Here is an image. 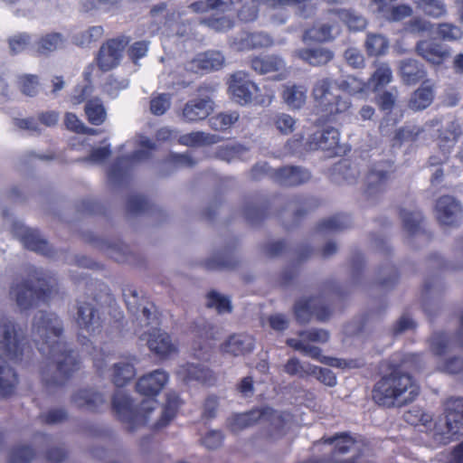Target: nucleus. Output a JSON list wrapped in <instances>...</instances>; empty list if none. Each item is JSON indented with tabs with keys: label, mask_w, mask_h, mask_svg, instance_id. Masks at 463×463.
Instances as JSON below:
<instances>
[{
	"label": "nucleus",
	"mask_w": 463,
	"mask_h": 463,
	"mask_svg": "<svg viewBox=\"0 0 463 463\" xmlns=\"http://www.w3.org/2000/svg\"><path fill=\"white\" fill-rule=\"evenodd\" d=\"M62 323L54 313L39 311L33 321L32 337L40 353L50 361L41 369L46 384H61L78 369L77 354L62 341Z\"/></svg>",
	"instance_id": "nucleus-1"
},
{
	"label": "nucleus",
	"mask_w": 463,
	"mask_h": 463,
	"mask_svg": "<svg viewBox=\"0 0 463 463\" xmlns=\"http://www.w3.org/2000/svg\"><path fill=\"white\" fill-rule=\"evenodd\" d=\"M169 376L164 370H155L141 378L137 383V391L147 396L137 408L131 399L122 391H118L113 397V409L119 420L127 424L130 430L149 423L155 411L159 408L157 401L154 398L167 383Z\"/></svg>",
	"instance_id": "nucleus-2"
},
{
	"label": "nucleus",
	"mask_w": 463,
	"mask_h": 463,
	"mask_svg": "<svg viewBox=\"0 0 463 463\" xmlns=\"http://www.w3.org/2000/svg\"><path fill=\"white\" fill-rule=\"evenodd\" d=\"M126 304L130 313L136 317L137 326L135 333L141 341H146L151 352L160 357H167L177 352L170 335L158 329L159 318L153 304L142 306L138 303L139 297L136 290L128 289L124 293Z\"/></svg>",
	"instance_id": "nucleus-3"
},
{
	"label": "nucleus",
	"mask_w": 463,
	"mask_h": 463,
	"mask_svg": "<svg viewBox=\"0 0 463 463\" xmlns=\"http://www.w3.org/2000/svg\"><path fill=\"white\" fill-rule=\"evenodd\" d=\"M402 364L392 363V370L383 374L374 384L373 399L380 406L402 407L412 402L420 393V386L413 377L402 370Z\"/></svg>",
	"instance_id": "nucleus-4"
},
{
	"label": "nucleus",
	"mask_w": 463,
	"mask_h": 463,
	"mask_svg": "<svg viewBox=\"0 0 463 463\" xmlns=\"http://www.w3.org/2000/svg\"><path fill=\"white\" fill-rule=\"evenodd\" d=\"M25 348L23 333H19L14 323L5 317H0V395L14 392L18 383L14 371L6 365L7 360L17 362Z\"/></svg>",
	"instance_id": "nucleus-5"
},
{
	"label": "nucleus",
	"mask_w": 463,
	"mask_h": 463,
	"mask_svg": "<svg viewBox=\"0 0 463 463\" xmlns=\"http://www.w3.org/2000/svg\"><path fill=\"white\" fill-rule=\"evenodd\" d=\"M52 279L46 276L42 269L33 268L27 279L13 283L10 297L22 310L36 306L39 301H46L51 295Z\"/></svg>",
	"instance_id": "nucleus-6"
},
{
	"label": "nucleus",
	"mask_w": 463,
	"mask_h": 463,
	"mask_svg": "<svg viewBox=\"0 0 463 463\" xmlns=\"http://www.w3.org/2000/svg\"><path fill=\"white\" fill-rule=\"evenodd\" d=\"M290 415L273 411L269 407L255 409L245 413L235 414L228 419L229 429L238 432L259 422L265 426L268 435L278 439L286 433Z\"/></svg>",
	"instance_id": "nucleus-7"
},
{
	"label": "nucleus",
	"mask_w": 463,
	"mask_h": 463,
	"mask_svg": "<svg viewBox=\"0 0 463 463\" xmlns=\"http://www.w3.org/2000/svg\"><path fill=\"white\" fill-rule=\"evenodd\" d=\"M431 431L434 439L442 444H447L455 436L463 434V398H453L448 402L446 416L435 422Z\"/></svg>",
	"instance_id": "nucleus-8"
},
{
	"label": "nucleus",
	"mask_w": 463,
	"mask_h": 463,
	"mask_svg": "<svg viewBox=\"0 0 463 463\" xmlns=\"http://www.w3.org/2000/svg\"><path fill=\"white\" fill-rule=\"evenodd\" d=\"M331 81L328 79L318 80L313 89V96L326 116H336L347 113L351 109L349 98L334 95L330 91Z\"/></svg>",
	"instance_id": "nucleus-9"
},
{
	"label": "nucleus",
	"mask_w": 463,
	"mask_h": 463,
	"mask_svg": "<svg viewBox=\"0 0 463 463\" xmlns=\"http://www.w3.org/2000/svg\"><path fill=\"white\" fill-rule=\"evenodd\" d=\"M327 118L317 120L313 132L307 137L306 146L308 150L321 149L337 155L340 150L339 132L330 125Z\"/></svg>",
	"instance_id": "nucleus-10"
},
{
	"label": "nucleus",
	"mask_w": 463,
	"mask_h": 463,
	"mask_svg": "<svg viewBox=\"0 0 463 463\" xmlns=\"http://www.w3.org/2000/svg\"><path fill=\"white\" fill-rule=\"evenodd\" d=\"M452 343L445 333H437L430 339V349L437 357V368L447 373H458L463 371V358L450 357L444 359L442 356L450 350Z\"/></svg>",
	"instance_id": "nucleus-11"
},
{
	"label": "nucleus",
	"mask_w": 463,
	"mask_h": 463,
	"mask_svg": "<svg viewBox=\"0 0 463 463\" xmlns=\"http://www.w3.org/2000/svg\"><path fill=\"white\" fill-rule=\"evenodd\" d=\"M309 0H261L264 6V14L274 24H283L287 22L288 14L286 6L298 5L299 14L308 17L314 13L313 5L307 4Z\"/></svg>",
	"instance_id": "nucleus-12"
},
{
	"label": "nucleus",
	"mask_w": 463,
	"mask_h": 463,
	"mask_svg": "<svg viewBox=\"0 0 463 463\" xmlns=\"http://www.w3.org/2000/svg\"><path fill=\"white\" fill-rule=\"evenodd\" d=\"M13 234L17 237L24 246L33 251L52 257V250L48 242L42 238L39 232L24 225L20 221H14L11 224Z\"/></svg>",
	"instance_id": "nucleus-13"
},
{
	"label": "nucleus",
	"mask_w": 463,
	"mask_h": 463,
	"mask_svg": "<svg viewBox=\"0 0 463 463\" xmlns=\"http://www.w3.org/2000/svg\"><path fill=\"white\" fill-rule=\"evenodd\" d=\"M229 91L234 101L246 105L252 101L254 95L259 91V87L250 79L247 72L239 71L231 75Z\"/></svg>",
	"instance_id": "nucleus-14"
},
{
	"label": "nucleus",
	"mask_w": 463,
	"mask_h": 463,
	"mask_svg": "<svg viewBox=\"0 0 463 463\" xmlns=\"http://www.w3.org/2000/svg\"><path fill=\"white\" fill-rule=\"evenodd\" d=\"M138 143L141 149L137 150L131 158H120L110 167L108 173V177L111 183H118L123 179L127 174V170L124 169L127 165L130 162H139L148 158L151 151L156 149L155 144L146 137L140 136Z\"/></svg>",
	"instance_id": "nucleus-15"
},
{
	"label": "nucleus",
	"mask_w": 463,
	"mask_h": 463,
	"mask_svg": "<svg viewBox=\"0 0 463 463\" xmlns=\"http://www.w3.org/2000/svg\"><path fill=\"white\" fill-rule=\"evenodd\" d=\"M435 214L442 225H458L463 221V207L453 196H441L436 203Z\"/></svg>",
	"instance_id": "nucleus-16"
},
{
	"label": "nucleus",
	"mask_w": 463,
	"mask_h": 463,
	"mask_svg": "<svg viewBox=\"0 0 463 463\" xmlns=\"http://www.w3.org/2000/svg\"><path fill=\"white\" fill-rule=\"evenodd\" d=\"M128 41L126 37L109 40L102 44L99 55L98 64L101 71H108L117 67L122 58L123 52Z\"/></svg>",
	"instance_id": "nucleus-17"
},
{
	"label": "nucleus",
	"mask_w": 463,
	"mask_h": 463,
	"mask_svg": "<svg viewBox=\"0 0 463 463\" xmlns=\"http://www.w3.org/2000/svg\"><path fill=\"white\" fill-rule=\"evenodd\" d=\"M461 134L462 129L457 120H449L442 125V129L439 130L438 137V145L443 157L439 159L437 156H430L429 159L430 166H437L446 160Z\"/></svg>",
	"instance_id": "nucleus-18"
},
{
	"label": "nucleus",
	"mask_w": 463,
	"mask_h": 463,
	"mask_svg": "<svg viewBox=\"0 0 463 463\" xmlns=\"http://www.w3.org/2000/svg\"><path fill=\"white\" fill-rule=\"evenodd\" d=\"M225 64V57L220 51H207L197 54L184 64V69L193 73H208L219 71Z\"/></svg>",
	"instance_id": "nucleus-19"
},
{
	"label": "nucleus",
	"mask_w": 463,
	"mask_h": 463,
	"mask_svg": "<svg viewBox=\"0 0 463 463\" xmlns=\"http://www.w3.org/2000/svg\"><path fill=\"white\" fill-rule=\"evenodd\" d=\"M295 314L300 323H307L312 316L319 320L326 319L330 309L323 298H301L295 305Z\"/></svg>",
	"instance_id": "nucleus-20"
},
{
	"label": "nucleus",
	"mask_w": 463,
	"mask_h": 463,
	"mask_svg": "<svg viewBox=\"0 0 463 463\" xmlns=\"http://www.w3.org/2000/svg\"><path fill=\"white\" fill-rule=\"evenodd\" d=\"M415 52L427 62L435 66L441 65L451 55L449 48L429 40L418 42L415 46Z\"/></svg>",
	"instance_id": "nucleus-21"
},
{
	"label": "nucleus",
	"mask_w": 463,
	"mask_h": 463,
	"mask_svg": "<svg viewBox=\"0 0 463 463\" xmlns=\"http://www.w3.org/2000/svg\"><path fill=\"white\" fill-rule=\"evenodd\" d=\"M392 172V165L389 163H379L374 165L367 173L364 184L365 194L373 196L383 191Z\"/></svg>",
	"instance_id": "nucleus-22"
},
{
	"label": "nucleus",
	"mask_w": 463,
	"mask_h": 463,
	"mask_svg": "<svg viewBox=\"0 0 463 463\" xmlns=\"http://www.w3.org/2000/svg\"><path fill=\"white\" fill-rule=\"evenodd\" d=\"M75 320L79 328L89 334H95L101 326L99 310L91 302H79Z\"/></svg>",
	"instance_id": "nucleus-23"
},
{
	"label": "nucleus",
	"mask_w": 463,
	"mask_h": 463,
	"mask_svg": "<svg viewBox=\"0 0 463 463\" xmlns=\"http://www.w3.org/2000/svg\"><path fill=\"white\" fill-rule=\"evenodd\" d=\"M177 375L184 382L189 383L197 382L202 384L212 385L216 381L214 373L201 364H185L179 367Z\"/></svg>",
	"instance_id": "nucleus-24"
},
{
	"label": "nucleus",
	"mask_w": 463,
	"mask_h": 463,
	"mask_svg": "<svg viewBox=\"0 0 463 463\" xmlns=\"http://www.w3.org/2000/svg\"><path fill=\"white\" fill-rule=\"evenodd\" d=\"M250 64L252 70L260 75L277 72L279 73V76L276 77L277 80H283L286 77V61L279 55L270 54L254 57Z\"/></svg>",
	"instance_id": "nucleus-25"
},
{
	"label": "nucleus",
	"mask_w": 463,
	"mask_h": 463,
	"mask_svg": "<svg viewBox=\"0 0 463 463\" xmlns=\"http://www.w3.org/2000/svg\"><path fill=\"white\" fill-rule=\"evenodd\" d=\"M341 33V27L336 22H318L313 27L305 31L303 41L327 43L335 40Z\"/></svg>",
	"instance_id": "nucleus-26"
},
{
	"label": "nucleus",
	"mask_w": 463,
	"mask_h": 463,
	"mask_svg": "<svg viewBox=\"0 0 463 463\" xmlns=\"http://www.w3.org/2000/svg\"><path fill=\"white\" fill-rule=\"evenodd\" d=\"M310 173L300 166H284L276 170L274 179L281 185H298L310 179Z\"/></svg>",
	"instance_id": "nucleus-27"
},
{
	"label": "nucleus",
	"mask_w": 463,
	"mask_h": 463,
	"mask_svg": "<svg viewBox=\"0 0 463 463\" xmlns=\"http://www.w3.org/2000/svg\"><path fill=\"white\" fill-rule=\"evenodd\" d=\"M253 348L254 339L251 335L246 334L232 335L222 345L223 353L233 356L249 354Z\"/></svg>",
	"instance_id": "nucleus-28"
},
{
	"label": "nucleus",
	"mask_w": 463,
	"mask_h": 463,
	"mask_svg": "<svg viewBox=\"0 0 463 463\" xmlns=\"http://www.w3.org/2000/svg\"><path fill=\"white\" fill-rule=\"evenodd\" d=\"M295 55L311 66L326 65L334 58L333 52L324 47L299 49Z\"/></svg>",
	"instance_id": "nucleus-29"
},
{
	"label": "nucleus",
	"mask_w": 463,
	"mask_h": 463,
	"mask_svg": "<svg viewBox=\"0 0 463 463\" xmlns=\"http://www.w3.org/2000/svg\"><path fill=\"white\" fill-rule=\"evenodd\" d=\"M400 75L408 85L415 84L426 76L424 66L414 59H405L400 61Z\"/></svg>",
	"instance_id": "nucleus-30"
},
{
	"label": "nucleus",
	"mask_w": 463,
	"mask_h": 463,
	"mask_svg": "<svg viewBox=\"0 0 463 463\" xmlns=\"http://www.w3.org/2000/svg\"><path fill=\"white\" fill-rule=\"evenodd\" d=\"M302 353L305 355H307L313 359L319 361L322 364L334 366V367H360L363 363L360 361H346L341 360L335 357L324 356L321 354V349L317 346H314L309 345L308 343H305Z\"/></svg>",
	"instance_id": "nucleus-31"
},
{
	"label": "nucleus",
	"mask_w": 463,
	"mask_h": 463,
	"mask_svg": "<svg viewBox=\"0 0 463 463\" xmlns=\"http://www.w3.org/2000/svg\"><path fill=\"white\" fill-rule=\"evenodd\" d=\"M375 70L367 81L368 88L376 91L384 88L392 80V71L390 65L384 61L375 62Z\"/></svg>",
	"instance_id": "nucleus-32"
},
{
	"label": "nucleus",
	"mask_w": 463,
	"mask_h": 463,
	"mask_svg": "<svg viewBox=\"0 0 463 463\" xmlns=\"http://www.w3.org/2000/svg\"><path fill=\"white\" fill-rule=\"evenodd\" d=\"M433 98L432 87L424 82L412 93L408 106L412 111L418 112L428 108L431 104Z\"/></svg>",
	"instance_id": "nucleus-33"
},
{
	"label": "nucleus",
	"mask_w": 463,
	"mask_h": 463,
	"mask_svg": "<svg viewBox=\"0 0 463 463\" xmlns=\"http://www.w3.org/2000/svg\"><path fill=\"white\" fill-rule=\"evenodd\" d=\"M282 98L291 109H298L307 100V89L302 86L287 85L284 88Z\"/></svg>",
	"instance_id": "nucleus-34"
},
{
	"label": "nucleus",
	"mask_w": 463,
	"mask_h": 463,
	"mask_svg": "<svg viewBox=\"0 0 463 463\" xmlns=\"http://www.w3.org/2000/svg\"><path fill=\"white\" fill-rule=\"evenodd\" d=\"M214 102L210 98L194 99L185 104L183 116H210L214 113Z\"/></svg>",
	"instance_id": "nucleus-35"
},
{
	"label": "nucleus",
	"mask_w": 463,
	"mask_h": 463,
	"mask_svg": "<svg viewBox=\"0 0 463 463\" xmlns=\"http://www.w3.org/2000/svg\"><path fill=\"white\" fill-rule=\"evenodd\" d=\"M72 402L80 408L93 411L105 402V398L91 390H80L73 395Z\"/></svg>",
	"instance_id": "nucleus-36"
},
{
	"label": "nucleus",
	"mask_w": 463,
	"mask_h": 463,
	"mask_svg": "<svg viewBox=\"0 0 463 463\" xmlns=\"http://www.w3.org/2000/svg\"><path fill=\"white\" fill-rule=\"evenodd\" d=\"M65 37L60 33H51L42 36L36 44V52L39 54H49L64 47Z\"/></svg>",
	"instance_id": "nucleus-37"
},
{
	"label": "nucleus",
	"mask_w": 463,
	"mask_h": 463,
	"mask_svg": "<svg viewBox=\"0 0 463 463\" xmlns=\"http://www.w3.org/2000/svg\"><path fill=\"white\" fill-rule=\"evenodd\" d=\"M388 39L381 33H368L364 42V47L369 56H382L389 50Z\"/></svg>",
	"instance_id": "nucleus-38"
},
{
	"label": "nucleus",
	"mask_w": 463,
	"mask_h": 463,
	"mask_svg": "<svg viewBox=\"0 0 463 463\" xmlns=\"http://www.w3.org/2000/svg\"><path fill=\"white\" fill-rule=\"evenodd\" d=\"M179 406L180 401L178 396L175 393L167 394L166 403L160 411V418L153 421L151 426L156 429L165 426L175 417Z\"/></svg>",
	"instance_id": "nucleus-39"
},
{
	"label": "nucleus",
	"mask_w": 463,
	"mask_h": 463,
	"mask_svg": "<svg viewBox=\"0 0 463 463\" xmlns=\"http://www.w3.org/2000/svg\"><path fill=\"white\" fill-rule=\"evenodd\" d=\"M331 13L336 14L339 19L346 24L351 31H362L366 27V19L351 9L332 10Z\"/></svg>",
	"instance_id": "nucleus-40"
},
{
	"label": "nucleus",
	"mask_w": 463,
	"mask_h": 463,
	"mask_svg": "<svg viewBox=\"0 0 463 463\" xmlns=\"http://www.w3.org/2000/svg\"><path fill=\"white\" fill-rule=\"evenodd\" d=\"M57 118H14V125L21 129L27 130L31 133L40 132L41 126H54Z\"/></svg>",
	"instance_id": "nucleus-41"
},
{
	"label": "nucleus",
	"mask_w": 463,
	"mask_h": 463,
	"mask_svg": "<svg viewBox=\"0 0 463 463\" xmlns=\"http://www.w3.org/2000/svg\"><path fill=\"white\" fill-rule=\"evenodd\" d=\"M136 374L134 365L130 362H119L113 365L112 381L120 387L131 381Z\"/></svg>",
	"instance_id": "nucleus-42"
},
{
	"label": "nucleus",
	"mask_w": 463,
	"mask_h": 463,
	"mask_svg": "<svg viewBox=\"0 0 463 463\" xmlns=\"http://www.w3.org/2000/svg\"><path fill=\"white\" fill-rule=\"evenodd\" d=\"M232 0H205L193 3L189 8L194 13H204L210 10L224 13L232 9Z\"/></svg>",
	"instance_id": "nucleus-43"
},
{
	"label": "nucleus",
	"mask_w": 463,
	"mask_h": 463,
	"mask_svg": "<svg viewBox=\"0 0 463 463\" xmlns=\"http://www.w3.org/2000/svg\"><path fill=\"white\" fill-rule=\"evenodd\" d=\"M416 7L432 18H440L447 14V6L442 0H417Z\"/></svg>",
	"instance_id": "nucleus-44"
},
{
	"label": "nucleus",
	"mask_w": 463,
	"mask_h": 463,
	"mask_svg": "<svg viewBox=\"0 0 463 463\" xmlns=\"http://www.w3.org/2000/svg\"><path fill=\"white\" fill-rule=\"evenodd\" d=\"M16 85L19 90L25 96L34 97L40 90V81L37 75L22 74L17 77Z\"/></svg>",
	"instance_id": "nucleus-45"
},
{
	"label": "nucleus",
	"mask_w": 463,
	"mask_h": 463,
	"mask_svg": "<svg viewBox=\"0 0 463 463\" xmlns=\"http://www.w3.org/2000/svg\"><path fill=\"white\" fill-rule=\"evenodd\" d=\"M325 442L329 444L335 443L334 458H335V454H345L351 451L357 444L355 439L346 433L336 434L325 439Z\"/></svg>",
	"instance_id": "nucleus-46"
},
{
	"label": "nucleus",
	"mask_w": 463,
	"mask_h": 463,
	"mask_svg": "<svg viewBox=\"0 0 463 463\" xmlns=\"http://www.w3.org/2000/svg\"><path fill=\"white\" fill-rule=\"evenodd\" d=\"M103 28L101 26H91L89 29L76 33L73 36V43L80 47H87L92 42H96L103 35Z\"/></svg>",
	"instance_id": "nucleus-47"
},
{
	"label": "nucleus",
	"mask_w": 463,
	"mask_h": 463,
	"mask_svg": "<svg viewBox=\"0 0 463 463\" xmlns=\"http://www.w3.org/2000/svg\"><path fill=\"white\" fill-rule=\"evenodd\" d=\"M317 366L310 364H302L298 358H290L285 364V372L290 375L304 377L310 373H317Z\"/></svg>",
	"instance_id": "nucleus-48"
},
{
	"label": "nucleus",
	"mask_w": 463,
	"mask_h": 463,
	"mask_svg": "<svg viewBox=\"0 0 463 463\" xmlns=\"http://www.w3.org/2000/svg\"><path fill=\"white\" fill-rule=\"evenodd\" d=\"M348 226L347 217L344 215H336L323 220L318 224V231L321 233H332L342 231Z\"/></svg>",
	"instance_id": "nucleus-49"
},
{
	"label": "nucleus",
	"mask_w": 463,
	"mask_h": 463,
	"mask_svg": "<svg viewBox=\"0 0 463 463\" xmlns=\"http://www.w3.org/2000/svg\"><path fill=\"white\" fill-rule=\"evenodd\" d=\"M401 218L402 220L404 229L414 234L417 232L420 223L422 221V214L420 212L416 210H406L401 211Z\"/></svg>",
	"instance_id": "nucleus-50"
},
{
	"label": "nucleus",
	"mask_w": 463,
	"mask_h": 463,
	"mask_svg": "<svg viewBox=\"0 0 463 463\" xmlns=\"http://www.w3.org/2000/svg\"><path fill=\"white\" fill-rule=\"evenodd\" d=\"M172 97L168 93H157L153 95L150 100V111L156 116H161L167 112L172 104Z\"/></svg>",
	"instance_id": "nucleus-51"
},
{
	"label": "nucleus",
	"mask_w": 463,
	"mask_h": 463,
	"mask_svg": "<svg viewBox=\"0 0 463 463\" xmlns=\"http://www.w3.org/2000/svg\"><path fill=\"white\" fill-rule=\"evenodd\" d=\"M206 305L208 307L215 308L219 314L232 311L231 300L216 291H211L208 294Z\"/></svg>",
	"instance_id": "nucleus-52"
},
{
	"label": "nucleus",
	"mask_w": 463,
	"mask_h": 463,
	"mask_svg": "<svg viewBox=\"0 0 463 463\" xmlns=\"http://www.w3.org/2000/svg\"><path fill=\"white\" fill-rule=\"evenodd\" d=\"M129 81L125 78H116L110 75L103 86L104 92L112 99L117 98L120 91L128 87Z\"/></svg>",
	"instance_id": "nucleus-53"
},
{
	"label": "nucleus",
	"mask_w": 463,
	"mask_h": 463,
	"mask_svg": "<svg viewBox=\"0 0 463 463\" xmlns=\"http://www.w3.org/2000/svg\"><path fill=\"white\" fill-rule=\"evenodd\" d=\"M338 86L340 90L350 94L363 92L368 88L367 83L354 76H347L345 79L339 81Z\"/></svg>",
	"instance_id": "nucleus-54"
},
{
	"label": "nucleus",
	"mask_w": 463,
	"mask_h": 463,
	"mask_svg": "<svg viewBox=\"0 0 463 463\" xmlns=\"http://www.w3.org/2000/svg\"><path fill=\"white\" fill-rule=\"evenodd\" d=\"M336 171L342 175L343 178L348 183L353 184L356 182L360 170L358 165L349 161H343L336 166Z\"/></svg>",
	"instance_id": "nucleus-55"
},
{
	"label": "nucleus",
	"mask_w": 463,
	"mask_h": 463,
	"mask_svg": "<svg viewBox=\"0 0 463 463\" xmlns=\"http://www.w3.org/2000/svg\"><path fill=\"white\" fill-rule=\"evenodd\" d=\"M412 13V8L409 5L402 4L392 6L388 13L384 14V18L391 22H400L411 16Z\"/></svg>",
	"instance_id": "nucleus-56"
},
{
	"label": "nucleus",
	"mask_w": 463,
	"mask_h": 463,
	"mask_svg": "<svg viewBox=\"0 0 463 463\" xmlns=\"http://www.w3.org/2000/svg\"><path fill=\"white\" fill-rule=\"evenodd\" d=\"M8 43L11 53L18 54L29 47L31 43V36L24 33H18L11 37Z\"/></svg>",
	"instance_id": "nucleus-57"
},
{
	"label": "nucleus",
	"mask_w": 463,
	"mask_h": 463,
	"mask_svg": "<svg viewBox=\"0 0 463 463\" xmlns=\"http://www.w3.org/2000/svg\"><path fill=\"white\" fill-rule=\"evenodd\" d=\"M437 34L445 41H456L461 38V29L452 24H439Z\"/></svg>",
	"instance_id": "nucleus-58"
},
{
	"label": "nucleus",
	"mask_w": 463,
	"mask_h": 463,
	"mask_svg": "<svg viewBox=\"0 0 463 463\" xmlns=\"http://www.w3.org/2000/svg\"><path fill=\"white\" fill-rule=\"evenodd\" d=\"M203 24H206L209 28L215 32L222 33L232 29L234 25L233 20L228 16H221L218 18H209L202 21Z\"/></svg>",
	"instance_id": "nucleus-59"
},
{
	"label": "nucleus",
	"mask_w": 463,
	"mask_h": 463,
	"mask_svg": "<svg viewBox=\"0 0 463 463\" xmlns=\"http://www.w3.org/2000/svg\"><path fill=\"white\" fill-rule=\"evenodd\" d=\"M397 98L398 90L396 89L383 92L378 97V105L381 110L385 113H390L396 103Z\"/></svg>",
	"instance_id": "nucleus-60"
},
{
	"label": "nucleus",
	"mask_w": 463,
	"mask_h": 463,
	"mask_svg": "<svg viewBox=\"0 0 463 463\" xmlns=\"http://www.w3.org/2000/svg\"><path fill=\"white\" fill-rule=\"evenodd\" d=\"M123 0H82L81 7L85 12H91L99 9L101 6L116 7Z\"/></svg>",
	"instance_id": "nucleus-61"
},
{
	"label": "nucleus",
	"mask_w": 463,
	"mask_h": 463,
	"mask_svg": "<svg viewBox=\"0 0 463 463\" xmlns=\"http://www.w3.org/2000/svg\"><path fill=\"white\" fill-rule=\"evenodd\" d=\"M34 457L33 450L29 447H21L14 449L10 457V463H28Z\"/></svg>",
	"instance_id": "nucleus-62"
},
{
	"label": "nucleus",
	"mask_w": 463,
	"mask_h": 463,
	"mask_svg": "<svg viewBox=\"0 0 463 463\" xmlns=\"http://www.w3.org/2000/svg\"><path fill=\"white\" fill-rule=\"evenodd\" d=\"M86 116H106L107 109L100 98H93L87 101L85 105Z\"/></svg>",
	"instance_id": "nucleus-63"
},
{
	"label": "nucleus",
	"mask_w": 463,
	"mask_h": 463,
	"mask_svg": "<svg viewBox=\"0 0 463 463\" xmlns=\"http://www.w3.org/2000/svg\"><path fill=\"white\" fill-rule=\"evenodd\" d=\"M250 33H241L231 40V46L238 52L252 50Z\"/></svg>",
	"instance_id": "nucleus-64"
}]
</instances>
